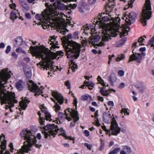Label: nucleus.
Returning <instances> with one entry per match:
<instances>
[{"mask_svg": "<svg viewBox=\"0 0 154 154\" xmlns=\"http://www.w3.org/2000/svg\"><path fill=\"white\" fill-rule=\"evenodd\" d=\"M102 34H103L102 38L101 41L98 43H97L100 40V37L98 35L93 36L89 41L90 43L94 45L96 48L97 47L104 46L105 45V42H107L109 39L110 38V34L111 32L110 30H109L107 27L103 26L102 28Z\"/></svg>", "mask_w": 154, "mask_h": 154, "instance_id": "7ed1b4c3", "label": "nucleus"}, {"mask_svg": "<svg viewBox=\"0 0 154 154\" xmlns=\"http://www.w3.org/2000/svg\"><path fill=\"white\" fill-rule=\"evenodd\" d=\"M144 40V39L143 38V36H142L139 38L138 41L139 43H142L143 42Z\"/></svg>", "mask_w": 154, "mask_h": 154, "instance_id": "774afa93", "label": "nucleus"}, {"mask_svg": "<svg viewBox=\"0 0 154 154\" xmlns=\"http://www.w3.org/2000/svg\"><path fill=\"white\" fill-rule=\"evenodd\" d=\"M10 1L13 4V6H11V5H10V6L11 8L12 9L14 8V10H15L16 9L15 8L16 7V4L15 3H13V0H11Z\"/></svg>", "mask_w": 154, "mask_h": 154, "instance_id": "052dcab7", "label": "nucleus"}, {"mask_svg": "<svg viewBox=\"0 0 154 154\" xmlns=\"http://www.w3.org/2000/svg\"><path fill=\"white\" fill-rule=\"evenodd\" d=\"M45 119L43 117L39 119V122L41 125H45Z\"/></svg>", "mask_w": 154, "mask_h": 154, "instance_id": "8fccbe9b", "label": "nucleus"}, {"mask_svg": "<svg viewBox=\"0 0 154 154\" xmlns=\"http://www.w3.org/2000/svg\"><path fill=\"white\" fill-rule=\"evenodd\" d=\"M65 85L68 89H70L71 88L70 83L69 81H67L65 82Z\"/></svg>", "mask_w": 154, "mask_h": 154, "instance_id": "603ef678", "label": "nucleus"}, {"mask_svg": "<svg viewBox=\"0 0 154 154\" xmlns=\"http://www.w3.org/2000/svg\"><path fill=\"white\" fill-rule=\"evenodd\" d=\"M111 117V115L107 112H104L103 114V119L105 122H109V119Z\"/></svg>", "mask_w": 154, "mask_h": 154, "instance_id": "b1692460", "label": "nucleus"}, {"mask_svg": "<svg viewBox=\"0 0 154 154\" xmlns=\"http://www.w3.org/2000/svg\"><path fill=\"white\" fill-rule=\"evenodd\" d=\"M84 133L85 136L86 137H88L90 135L89 132L87 130H85L84 131Z\"/></svg>", "mask_w": 154, "mask_h": 154, "instance_id": "338daca9", "label": "nucleus"}, {"mask_svg": "<svg viewBox=\"0 0 154 154\" xmlns=\"http://www.w3.org/2000/svg\"><path fill=\"white\" fill-rule=\"evenodd\" d=\"M22 7L26 10H28L29 9V7L28 4L27 3H23L21 4Z\"/></svg>", "mask_w": 154, "mask_h": 154, "instance_id": "37998d69", "label": "nucleus"}, {"mask_svg": "<svg viewBox=\"0 0 154 154\" xmlns=\"http://www.w3.org/2000/svg\"><path fill=\"white\" fill-rule=\"evenodd\" d=\"M137 44V42H134L133 44L132 48L133 49L132 51L133 54L130 57L129 60L128 61L129 63L133 61H136L137 63H140L142 60V57L145 56L146 55L144 53H137V52L135 51V49L136 48Z\"/></svg>", "mask_w": 154, "mask_h": 154, "instance_id": "f8f14e48", "label": "nucleus"}, {"mask_svg": "<svg viewBox=\"0 0 154 154\" xmlns=\"http://www.w3.org/2000/svg\"><path fill=\"white\" fill-rule=\"evenodd\" d=\"M45 119L47 121H51V116L50 114L48 112H45Z\"/></svg>", "mask_w": 154, "mask_h": 154, "instance_id": "c9c22d12", "label": "nucleus"}, {"mask_svg": "<svg viewBox=\"0 0 154 154\" xmlns=\"http://www.w3.org/2000/svg\"><path fill=\"white\" fill-rule=\"evenodd\" d=\"M27 107V105L25 104L24 103H23V104L21 105L20 109L22 110H25Z\"/></svg>", "mask_w": 154, "mask_h": 154, "instance_id": "864d4df0", "label": "nucleus"}, {"mask_svg": "<svg viewBox=\"0 0 154 154\" xmlns=\"http://www.w3.org/2000/svg\"><path fill=\"white\" fill-rule=\"evenodd\" d=\"M125 56L124 54H122L120 55L116 59V61L117 62L120 61L125 58Z\"/></svg>", "mask_w": 154, "mask_h": 154, "instance_id": "79ce46f5", "label": "nucleus"}, {"mask_svg": "<svg viewBox=\"0 0 154 154\" xmlns=\"http://www.w3.org/2000/svg\"><path fill=\"white\" fill-rule=\"evenodd\" d=\"M11 48L10 46H8L7 47L5 51V52L6 53L8 54L11 51Z\"/></svg>", "mask_w": 154, "mask_h": 154, "instance_id": "4d7b16f0", "label": "nucleus"}, {"mask_svg": "<svg viewBox=\"0 0 154 154\" xmlns=\"http://www.w3.org/2000/svg\"><path fill=\"white\" fill-rule=\"evenodd\" d=\"M104 88H100V92L103 96H108L109 94V93L108 92V90H104Z\"/></svg>", "mask_w": 154, "mask_h": 154, "instance_id": "cd10ccee", "label": "nucleus"}, {"mask_svg": "<svg viewBox=\"0 0 154 154\" xmlns=\"http://www.w3.org/2000/svg\"><path fill=\"white\" fill-rule=\"evenodd\" d=\"M54 37L55 36H54L50 40L51 42L50 45H51L50 49L51 50H54L55 48H59V46H57V45H58V42L56 41V39Z\"/></svg>", "mask_w": 154, "mask_h": 154, "instance_id": "aec40b11", "label": "nucleus"}, {"mask_svg": "<svg viewBox=\"0 0 154 154\" xmlns=\"http://www.w3.org/2000/svg\"><path fill=\"white\" fill-rule=\"evenodd\" d=\"M117 80V77L114 73L111 74L110 76L108 78V80L113 86V83L116 82Z\"/></svg>", "mask_w": 154, "mask_h": 154, "instance_id": "4be33fe9", "label": "nucleus"}, {"mask_svg": "<svg viewBox=\"0 0 154 154\" xmlns=\"http://www.w3.org/2000/svg\"><path fill=\"white\" fill-rule=\"evenodd\" d=\"M102 13L103 14L104 13L102 14L99 13L98 16L97 17L96 19V21H94L95 22V23H93L92 25H90L89 26H88V24H86L85 26H83L82 29L84 30V33L87 35H88V32H87V30H89L90 29H93L95 27L96 24L98 25L99 26H101L105 22H107L109 20V18L106 16L102 17Z\"/></svg>", "mask_w": 154, "mask_h": 154, "instance_id": "423d86ee", "label": "nucleus"}, {"mask_svg": "<svg viewBox=\"0 0 154 154\" xmlns=\"http://www.w3.org/2000/svg\"><path fill=\"white\" fill-rule=\"evenodd\" d=\"M136 87L139 91V92L141 93H143L144 91L145 88L143 85V84H140L139 85L136 86Z\"/></svg>", "mask_w": 154, "mask_h": 154, "instance_id": "c756f323", "label": "nucleus"}, {"mask_svg": "<svg viewBox=\"0 0 154 154\" xmlns=\"http://www.w3.org/2000/svg\"><path fill=\"white\" fill-rule=\"evenodd\" d=\"M21 137L23 138L26 141L24 142V145H26L29 147H31L32 145H35L36 148H39L42 146L41 145L36 144L37 140L35 136L33 135L32 133L30 130L27 129H23L20 133Z\"/></svg>", "mask_w": 154, "mask_h": 154, "instance_id": "39448f33", "label": "nucleus"}, {"mask_svg": "<svg viewBox=\"0 0 154 154\" xmlns=\"http://www.w3.org/2000/svg\"><path fill=\"white\" fill-rule=\"evenodd\" d=\"M123 149L120 150V154H127V152L130 154L132 152L131 148L128 146L125 145L123 146Z\"/></svg>", "mask_w": 154, "mask_h": 154, "instance_id": "412c9836", "label": "nucleus"}, {"mask_svg": "<svg viewBox=\"0 0 154 154\" xmlns=\"http://www.w3.org/2000/svg\"><path fill=\"white\" fill-rule=\"evenodd\" d=\"M66 55L67 58H71L73 62L74 59L79 57L81 51L80 45L78 43L72 41L68 43L64 48Z\"/></svg>", "mask_w": 154, "mask_h": 154, "instance_id": "20e7f679", "label": "nucleus"}, {"mask_svg": "<svg viewBox=\"0 0 154 154\" xmlns=\"http://www.w3.org/2000/svg\"><path fill=\"white\" fill-rule=\"evenodd\" d=\"M78 67V66L76 63H74L73 64L72 66V69L73 72H75V69Z\"/></svg>", "mask_w": 154, "mask_h": 154, "instance_id": "de8ad7c7", "label": "nucleus"}, {"mask_svg": "<svg viewBox=\"0 0 154 154\" xmlns=\"http://www.w3.org/2000/svg\"><path fill=\"white\" fill-rule=\"evenodd\" d=\"M87 82L86 80L84 82V84L81 86L80 88L82 89L86 88L85 87L87 86Z\"/></svg>", "mask_w": 154, "mask_h": 154, "instance_id": "bf43d9fd", "label": "nucleus"}, {"mask_svg": "<svg viewBox=\"0 0 154 154\" xmlns=\"http://www.w3.org/2000/svg\"><path fill=\"white\" fill-rule=\"evenodd\" d=\"M53 5L55 8L56 7L57 9L60 10H64L66 9H68V8L67 7V5H65L61 3L60 1H57L56 3H54Z\"/></svg>", "mask_w": 154, "mask_h": 154, "instance_id": "6ab92c4d", "label": "nucleus"}, {"mask_svg": "<svg viewBox=\"0 0 154 154\" xmlns=\"http://www.w3.org/2000/svg\"><path fill=\"white\" fill-rule=\"evenodd\" d=\"M29 83L30 84L28 85L29 89L31 92L35 93V96L39 95L40 94L41 91L37 84L34 83L32 80L30 81Z\"/></svg>", "mask_w": 154, "mask_h": 154, "instance_id": "2eb2a0df", "label": "nucleus"}, {"mask_svg": "<svg viewBox=\"0 0 154 154\" xmlns=\"http://www.w3.org/2000/svg\"><path fill=\"white\" fill-rule=\"evenodd\" d=\"M17 18V14L16 12L12 11L11 13L10 18L13 20Z\"/></svg>", "mask_w": 154, "mask_h": 154, "instance_id": "e433bc0d", "label": "nucleus"}, {"mask_svg": "<svg viewBox=\"0 0 154 154\" xmlns=\"http://www.w3.org/2000/svg\"><path fill=\"white\" fill-rule=\"evenodd\" d=\"M110 128L111 135L117 136L121 131V128L119 127L118 124L114 118H113L111 122Z\"/></svg>", "mask_w": 154, "mask_h": 154, "instance_id": "4468645a", "label": "nucleus"}, {"mask_svg": "<svg viewBox=\"0 0 154 154\" xmlns=\"http://www.w3.org/2000/svg\"><path fill=\"white\" fill-rule=\"evenodd\" d=\"M88 9V6L87 5H81L79 7V11L81 13H84L85 11L87 10Z\"/></svg>", "mask_w": 154, "mask_h": 154, "instance_id": "2f4dec72", "label": "nucleus"}, {"mask_svg": "<svg viewBox=\"0 0 154 154\" xmlns=\"http://www.w3.org/2000/svg\"><path fill=\"white\" fill-rule=\"evenodd\" d=\"M44 129L46 131H48V133L45 131H42V133L44 134V137L45 139L48 137L49 139H51V136H53L54 137L58 132V131H60V128L59 129L57 125H55L54 124H48L45 126Z\"/></svg>", "mask_w": 154, "mask_h": 154, "instance_id": "1a4fd4ad", "label": "nucleus"}, {"mask_svg": "<svg viewBox=\"0 0 154 154\" xmlns=\"http://www.w3.org/2000/svg\"><path fill=\"white\" fill-rule=\"evenodd\" d=\"M88 43V41L85 38V39H82L81 41L82 45L84 47H85L87 45Z\"/></svg>", "mask_w": 154, "mask_h": 154, "instance_id": "c03bdc74", "label": "nucleus"}, {"mask_svg": "<svg viewBox=\"0 0 154 154\" xmlns=\"http://www.w3.org/2000/svg\"><path fill=\"white\" fill-rule=\"evenodd\" d=\"M95 84L92 82H87V86L88 87V89L90 90L93 89Z\"/></svg>", "mask_w": 154, "mask_h": 154, "instance_id": "72a5a7b5", "label": "nucleus"}, {"mask_svg": "<svg viewBox=\"0 0 154 154\" xmlns=\"http://www.w3.org/2000/svg\"><path fill=\"white\" fill-rule=\"evenodd\" d=\"M120 150L121 148L120 147L116 148L110 151L108 154H117L120 152Z\"/></svg>", "mask_w": 154, "mask_h": 154, "instance_id": "473e14b6", "label": "nucleus"}, {"mask_svg": "<svg viewBox=\"0 0 154 154\" xmlns=\"http://www.w3.org/2000/svg\"><path fill=\"white\" fill-rule=\"evenodd\" d=\"M97 80L100 84L101 83V82H103V80L101 78L100 75L98 76L97 77Z\"/></svg>", "mask_w": 154, "mask_h": 154, "instance_id": "0e129e2a", "label": "nucleus"}, {"mask_svg": "<svg viewBox=\"0 0 154 154\" xmlns=\"http://www.w3.org/2000/svg\"><path fill=\"white\" fill-rule=\"evenodd\" d=\"M52 95L57 101L59 104L61 105L64 102V98L62 95L58 94L57 92L53 91L52 92Z\"/></svg>", "mask_w": 154, "mask_h": 154, "instance_id": "dca6fc26", "label": "nucleus"}, {"mask_svg": "<svg viewBox=\"0 0 154 154\" xmlns=\"http://www.w3.org/2000/svg\"><path fill=\"white\" fill-rule=\"evenodd\" d=\"M81 100H86L88 99V97L85 95H83L81 96Z\"/></svg>", "mask_w": 154, "mask_h": 154, "instance_id": "e2e57ef3", "label": "nucleus"}, {"mask_svg": "<svg viewBox=\"0 0 154 154\" xmlns=\"http://www.w3.org/2000/svg\"><path fill=\"white\" fill-rule=\"evenodd\" d=\"M73 39H78L79 38V33L78 31L75 32L72 35Z\"/></svg>", "mask_w": 154, "mask_h": 154, "instance_id": "ea45409f", "label": "nucleus"}, {"mask_svg": "<svg viewBox=\"0 0 154 154\" xmlns=\"http://www.w3.org/2000/svg\"><path fill=\"white\" fill-rule=\"evenodd\" d=\"M65 114L62 112H59L58 113V116L59 118L56 119L54 122H56L57 124H59L62 123L64 120L65 118L66 119V116L65 114V111H64Z\"/></svg>", "mask_w": 154, "mask_h": 154, "instance_id": "a211bd4d", "label": "nucleus"}, {"mask_svg": "<svg viewBox=\"0 0 154 154\" xmlns=\"http://www.w3.org/2000/svg\"><path fill=\"white\" fill-rule=\"evenodd\" d=\"M154 38L152 37L148 42V45H150L151 47H153L154 49Z\"/></svg>", "mask_w": 154, "mask_h": 154, "instance_id": "58836bf2", "label": "nucleus"}, {"mask_svg": "<svg viewBox=\"0 0 154 154\" xmlns=\"http://www.w3.org/2000/svg\"><path fill=\"white\" fill-rule=\"evenodd\" d=\"M54 107L55 108V111L56 112H58L60 109V106L57 104V103H55Z\"/></svg>", "mask_w": 154, "mask_h": 154, "instance_id": "a18cd8bd", "label": "nucleus"}, {"mask_svg": "<svg viewBox=\"0 0 154 154\" xmlns=\"http://www.w3.org/2000/svg\"><path fill=\"white\" fill-rule=\"evenodd\" d=\"M63 52L61 51H57L56 52V54L57 56H60L61 57H62L63 56Z\"/></svg>", "mask_w": 154, "mask_h": 154, "instance_id": "09e8293b", "label": "nucleus"}, {"mask_svg": "<svg viewBox=\"0 0 154 154\" xmlns=\"http://www.w3.org/2000/svg\"><path fill=\"white\" fill-rule=\"evenodd\" d=\"M84 145L88 149H89L90 150H91V148L92 147V146L88 143H85Z\"/></svg>", "mask_w": 154, "mask_h": 154, "instance_id": "680f3d73", "label": "nucleus"}, {"mask_svg": "<svg viewBox=\"0 0 154 154\" xmlns=\"http://www.w3.org/2000/svg\"><path fill=\"white\" fill-rule=\"evenodd\" d=\"M16 87L18 90H22L23 88L22 81V80H19L16 83Z\"/></svg>", "mask_w": 154, "mask_h": 154, "instance_id": "a878e982", "label": "nucleus"}, {"mask_svg": "<svg viewBox=\"0 0 154 154\" xmlns=\"http://www.w3.org/2000/svg\"><path fill=\"white\" fill-rule=\"evenodd\" d=\"M127 38L126 37H124L120 40L119 44V46H122L126 42Z\"/></svg>", "mask_w": 154, "mask_h": 154, "instance_id": "a19ab883", "label": "nucleus"}, {"mask_svg": "<svg viewBox=\"0 0 154 154\" xmlns=\"http://www.w3.org/2000/svg\"><path fill=\"white\" fill-rule=\"evenodd\" d=\"M0 100L1 105L8 103L11 107H13L14 103H17L18 102L17 100L15 99L14 96L8 94L1 89H0Z\"/></svg>", "mask_w": 154, "mask_h": 154, "instance_id": "6e6552de", "label": "nucleus"}, {"mask_svg": "<svg viewBox=\"0 0 154 154\" xmlns=\"http://www.w3.org/2000/svg\"><path fill=\"white\" fill-rule=\"evenodd\" d=\"M114 0H109V3H107L105 5V10L106 14H109L111 12L114 8L115 5L113 2Z\"/></svg>", "mask_w": 154, "mask_h": 154, "instance_id": "f3484780", "label": "nucleus"}, {"mask_svg": "<svg viewBox=\"0 0 154 154\" xmlns=\"http://www.w3.org/2000/svg\"><path fill=\"white\" fill-rule=\"evenodd\" d=\"M8 70V68H6L0 71V87L5 88V85L7 83L8 79L10 77L11 75Z\"/></svg>", "mask_w": 154, "mask_h": 154, "instance_id": "ddd939ff", "label": "nucleus"}, {"mask_svg": "<svg viewBox=\"0 0 154 154\" xmlns=\"http://www.w3.org/2000/svg\"><path fill=\"white\" fill-rule=\"evenodd\" d=\"M65 114L66 116V119L69 121L71 120L72 118L74 120V122H71L70 125L71 128L73 127L75 125V123L79 119L78 112L76 109H74L68 108L65 110Z\"/></svg>", "mask_w": 154, "mask_h": 154, "instance_id": "9d476101", "label": "nucleus"}, {"mask_svg": "<svg viewBox=\"0 0 154 154\" xmlns=\"http://www.w3.org/2000/svg\"><path fill=\"white\" fill-rule=\"evenodd\" d=\"M120 19L118 17H117L115 20L112 23V26L113 27H117L119 26Z\"/></svg>", "mask_w": 154, "mask_h": 154, "instance_id": "393cba45", "label": "nucleus"}, {"mask_svg": "<svg viewBox=\"0 0 154 154\" xmlns=\"http://www.w3.org/2000/svg\"><path fill=\"white\" fill-rule=\"evenodd\" d=\"M102 128L106 132V134H109V136H110L111 135V134H110V130H107L106 129V127L105 126H103L102 127Z\"/></svg>", "mask_w": 154, "mask_h": 154, "instance_id": "49530a36", "label": "nucleus"}, {"mask_svg": "<svg viewBox=\"0 0 154 154\" xmlns=\"http://www.w3.org/2000/svg\"><path fill=\"white\" fill-rule=\"evenodd\" d=\"M23 70L25 75L27 78H29L31 76V72L29 69L26 68H23Z\"/></svg>", "mask_w": 154, "mask_h": 154, "instance_id": "7c9ffc66", "label": "nucleus"}, {"mask_svg": "<svg viewBox=\"0 0 154 154\" xmlns=\"http://www.w3.org/2000/svg\"><path fill=\"white\" fill-rule=\"evenodd\" d=\"M121 1H123V2H126V0H120ZM135 0H130L128 1V5L126 6L125 7L124 9L126 10L128 9V8H131L133 6V3L134 2Z\"/></svg>", "mask_w": 154, "mask_h": 154, "instance_id": "c85d7f7f", "label": "nucleus"}, {"mask_svg": "<svg viewBox=\"0 0 154 154\" xmlns=\"http://www.w3.org/2000/svg\"><path fill=\"white\" fill-rule=\"evenodd\" d=\"M78 103V101L77 100V98L76 97H75L74 98V100H73V104L74 105L75 107V109H77V104Z\"/></svg>", "mask_w": 154, "mask_h": 154, "instance_id": "5fc2aeb1", "label": "nucleus"}, {"mask_svg": "<svg viewBox=\"0 0 154 154\" xmlns=\"http://www.w3.org/2000/svg\"><path fill=\"white\" fill-rule=\"evenodd\" d=\"M121 112H123L125 114H126L128 115L129 114V112H128L127 109H122L121 110Z\"/></svg>", "mask_w": 154, "mask_h": 154, "instance_id": "13d9d810", "label": "nucleus"}, {"mask_svg": "<svg viewBox=\"0 0 154 154\" xmlns=\"http://www.w3.org/2000/svg\"><path fill=\"white\" fill-rule=\"evenodd\" d=\"M45 6L47 9L41 15L36 14L35 17L36 20H40L41 24L45 29L48 27L49 28L50 24L52 26H55L59 20L57 12L54 11L52 5L46 3Z\"/></svg>", "mask_w": 154, "mask_h": 154, "instance_id": "f257e3e1", "label": "nucleus"}, {"mask_svg": "<svg viewBox=\"0 0 154 154\" xmlns=\"http://www.w3.org/2000/svg\"><path fill=\"white\" fill-rule=\"evenodd\" d=\"M129 18H126L125 25L123 27V30L121 33V36H124L125 34L128 32L130 28L128 25H130L133 23L135 21L137 17V14L134 11L131 12L128 16Z\"/></svg>", "mask_w": 154, "mask_h": 154, "instance_id": "9b49d317", "label": "nucleus"}, {"mask_svg": "<svg viewBox=\"0 0 154 154\" xmlns=\"http://www.w3.org/2000/svg\"><path fill=\"white\" fill-rule=\"evenodd\" d=\"M150 0L146 1L145 5L143 8L141 14V21L143 25L146 26L147 24V20L150 19L151 17L152 11Z\"/></svg>", "mask_w": 154, "mask_h": 154, "instance_id": "0eeeda50", "label": "nucleus"}, {"mask_svg": "<svg viewBox=\"0 0 154 154\" xmlns=\"http://www.w3.org/2000/svg\"><path fill=\"white\" fill-rule=\"evenodd\" d=\"M60 133L61 135L65 137L66 139H69L70 140H75V138L72 137L71 136H67L66 135L65 131L62 128H60Z\"/></svg>", "mask_w": 154, "mask_h": 154, "instance_id": "bb28decb", "label": "nucleus"}, {"mask_svg": "<svg viewBox=\"0 0 154 154\" xmlns=\"http://www.w3.org/2000/svg\"><path fill=\"white\" fill-rule=\"evenodd\" d=\"M22 103L25 104L29 103L30 102L29 100L26 99V97L23 100H22Z\"/></svg>", "mask_w": 154, "mask_h": 154, "instance_id": "69168bd1", "label": "nucleus"}, {"mask_svg": "<svg viewBox=\"0 0 154 154\" xmlns=\"http://www.w3.org/2000/svg\"><path fill=\"white\" fill-rule=\"evenodd\" d=\"M68 7L70 8L74 9L77 6V5L75 4H70L68 5Z\"/></svg>", "mask_w": 154, "mask_h": 154, "instance_id": "3c124183", "label": "nucleus"}, {"mask_svg": "<svg viewBox=\"0 0 154 154\" xmlns=\"http://www.w3.org/2000/svg\"><path fill=\"white\" fill-rule=\"evenodd\" d=\"M100 145L99 150L100 151H102L103 149L105 146V142L104 140L102 139H100Z\"/></svg>", "mask_w": 154, "mask_h": 154, "instance_id": "f704fd0d", "label": "nucleus"}, {"mask_svg": "<svg viewBox=\"0 0 154 154\" xmlns=\"http://www.w3.org/2000/svg\"><path fill=\"white\" fill-rule=\"evenodd\" d=\"M118 73L119 75L121 76H123L124 75V71L122 70H120L118 71Z\"/></svg>", "mask_w": 154, "mask_h": 154, "instance_id": "6e6d98bb", "label": "nucleus"}, {"mask_svg": "<svg viewBox=\"0 0 154 154\" xmlns=\"http://www.w3.org/2000/svg\"><path fill=\"white\" fill-rule=\"evenodd\" d=\"M23 39L21 36L17 37L14 42V45H21L23 44Z\"/></svg>", "mask_w": 154, "mask_h": 154, "instance_id": "5701e85b", "label": "nucleus"}, {"mask_svg": "<svg viewBox=\"0 0 154 154\" xmlns=\"http://www.w3.org/2000/svg\"><path fill=\"white\" fill-rule=\"evenodd\" d=\"M29 49L32 54L36 56L37 57L41 58L43 60L37 64L38 67L47 69H51L53 67L50 55L44 50L37 46H31Z\"/></svg>", "mask_w": 154, "mask_h": 154, "instance_id": "f03ea898", "label": "nucleus"}, {"mask_svg": "<svg viewBox=\"0 0 154 154\" xmlns=\"http://www.w3.org/2000/svg\"><path fill=\"white\" fill-rule=\"evenodd\" d=\"M23 144L24 145V146H23L22 148L24 152L28 153V152L29 150H30V149H29V148H30V147H29L27 145L25 144L24 145V143Z\"/></svg>", "mask_w": 154, "mask_h": 154, "instance_id": "4c0bfd02", "label": "nucleus"}]
</instances>
